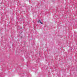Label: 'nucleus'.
<instances>
[{
  "label": "nucleus",
  "instance_id": "nucleus-1",
  "mask_svg": "<svg viewBox=\"0 0 77 77\" xmlns=\"http://www.w3.org/2000/svg\"><path fill=\"white\" fill-rule=\"evenodd\" d=\"M38 23H41V24H43V23L42 22H41V20H39L38 21Z\"/></svg>",
  "mask_w": 77,
  "mask_h": 77
}]
</instances>
